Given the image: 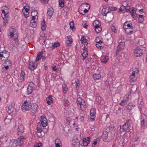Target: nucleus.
Segmentation results:
<instances>
[{"instance_id":"1","label":"nucleus","mask_w":147,"mask_h":147,"mask_svg":"<svg viewBox=\"0 0 147 147\" xmlns=\"http://www.w3.org/2000/svg\"><path fill=\"white\" fill-rule=\"evenodd\" d=\"M90 7L89 5L87 3H83L80 6L78 12L80 14L84 15L85 13L88 12L90 9Z\"/></svg>"},{"instance_id":"2","label":"nucleus","mask_w":147,"mask_h":147,"mask_svg":"<svg viewBox=\"0 0 147 147\" xmlns=\"http://www.w3.org/2000/svg\"><path fill=\"white\" fill-rule=\"evenodd\" d=\"M7 34L9 38L11 40L18 37V34L17 30L11 27L8 30Z\"/></svg>"},{"instance_id":"3","label":"nucleus","mask_w":147,"mask_h":147,"mask_svg":"<svg viewBox=\"0 0 147 147\" xmlns=\"http://www.w3.org/2000/svg\"><path fill=\"white\" fill-rule=\"evenodd\" d=\"M126 41V40L124 38L119 40V43L116 49L117 55H118L120 51L124 49L125 48V42Z\"/></svg>"},{"instance_id":"4","label":"nucleus","mask_w":147,"mask_h":147,"mask_svg":"<svg viewBox=\"0 0 147 147\" xmlns=\"http://www.w3.org/2000/svg\"><path fill=\"white\" fill-rule=\"evenodd\" d=\"M114 136V134L113 133L105 131L102 136L103 140L105 142H110L113 139Z\"/></svg>"},{"instance_id":"5","label":"nucleus","mask_w":147,"mask_h":147,"mask_svg":"<svg viewBox=\"0 0 147 147\" xmlns=\"http://www.w3.org/2000/svg\"><path fill=\"white\" fill-rule=\"evenodd\" d=\"M30 104V102L27 100L22 102L21 108L23 112H27L29 111L31 108Z\"/></svg>"},{"instance_id":"6","label":"nucleus","mask_w":147,"mask_h":147,"mask_svg":"<svg viewBox=\"0 0 147 147\" xmlns=\"http://www.w3.org/2000/svg\"><path fill=\"white\" fill-rule=\"evenodd\" d=\"M77 103L79 109L82 111L86 109V105L84 100L81 98H78L77 100Z\"/></svg>"},{"instance_id":"7","label":"nucleus","mask_w":147,"mask_h":147,"mask_svg":"<svg viewBox=\"0 0 147 147\" xmlns=\"http://www.w3.org/2000/svg\"><path fill=\"white\" fill-rule=\"evenodd\" d=\"M10 53L7 51L3 50L0 53V60L1 61H5L9 57Z\"/></svg>"},{"instance_id":"8","label":"nucleus","mask_w":147,"mask_h":147,"mask_svg":"<svg viewBox=\"0 0 147 147\" xmlns=\"http://www.w3.org/2000/svg\"><path fill=\"white\" fill-rule=\"evenodd\" d=\"M92 24L94 26L95 31L97 33H99L102 30L101 26V24L99 22L98 20H96L94 21Z\"/></svg>"},{"instance_id":"9","label":"nucleus","mask_w":147,"mask_h":147,"mask_svg":"<svg viewBox=\"0 0 147 147\" xmlns=\"http://www.w3.org/2000/svg\"><path fill=\"white\" fill-rule=\"evenodd\" d=\"M101 37H97L96 38V46L98 48L101 49L104 46V44L101 40H100Z\"/></svg>"},{"instance_id":"10","label":"nucleus","mask_w":147,"mask_h":147,"mask_svg":"<svg viewBox=\"0 0 147 147\" xmlns=\"http://www.w3.org/2000/svg\"><path fill=\"white\" fill-rule=\"evenodd\" d=\"M37 107V104L35 103H33L31 106V112L32 115H34L36 114Z\"/></svg>"},{"instance_id":"11","label":"nucleus","mask_w":147,"mask_h":147,"mask_svg":"<svg viewBox=\"0 0 147 147\" xmlns=\"http://www.w3.org/2000/svg\"><path fill=\"white\" fill-rule=\"evenodd\" d=\"M17 142L16 140H12L7 144V147H16L17 146Z\"/></svg>"},{"instance_id":"12","label":"nucleus","mask_w":147,"mask_h":147,"mask_svg":"<svg viewBox=\"0 0 147 147\" xmlns=\"http://www.w3.org/2000/svg\"><path fill=\"white\" fill-rule=\"evenodd\" d=\"M143 53V50L137 48L135 49L134 51V55L136 57H139L141 56Z\"/></svg>"},{"instance_id":"13","label":"nucleus","mask_w":147,"mask_h":147,"mask_svg":"<svg viewBox=\"0 0 147 147\" xmlns=\"http://www.w3.org/2000/svg\"><path fill=\"white\" fill-rule=\"evenodd\" d=\"M147 120L146 116L144 114L142 115L141 119V125L142 127H144L145 126Z\"/></svg>"},{"instance_id":"14","label":"nucleus","mask_w":147,"mask_h":147,"mask_svg":"<svg viewBox=\"0 0 147 147\" xmlns=\"http://www.w3.org/2000/svg\"><path fill=\"white\" fill-rule=\"evenodd\" d=\"M37 63L33 61H31L29 63V69L31 71H33L37 67Z\"/></svg>"},{"instance_id":"15","label":"nucleus","mask_w":147,"mask_h":147,"mask_svg":"<svg viewBox=\"0 0 147 147\" xmlns=\"http://www.w3.org/2000/svg\"><path fill=\"white\" fill-rule=\"evenodd\" d=\"M12 119V116L11 115L9 114L7 115L4 120L5 124L6 125L9 124L11 123Z\"/></svg>"},{"instance_id":"16","label":"nucleus","mask_w":147,"mask_h":147,"mask_svg":"<svg viewBox=\"0 0 147 147\" xmlns=\"http://www.w3.org/2000/svg\"><path fill=\"white\" fill-rule=\"evenodd\" d=\"M96 114V110L94 108L91 109L90 112V115L91 117V121H94L95 120Z\"/></svg>"},{"instance_id":"17","label":"nucleus","mask_w":147,"mask_h":147,"mask_svg":"<svg viewBox=\"0 0 147 147\" xmlns=\"http://www.w3.org/2000/svg\"><path fill=\"white\" fill-rule=\"evenodd\" d=\"M121 128L124 131H127L128 132H130L129 131L131 129L130 128L131 127L127 123H125L121 127Z\"/></svg>"},{"instance_id":"18","label":"nucleus","mask_w":147,"mask_h":147,"mask_svg":"<svg viewBox=\"0 0 147 147\" xmlns=\"http://www.w3.org/2000/svg\"><path fill=\"white\" fill-rule=\"evenodd\" d=\"M34 87V85L33 83H31L27 88V94H31Z\"/></svg>"},{"instance_id":"19","label":"nucleus","mask_w":147,"mask_h":147,"mask_svg":"<svg viewBox=\"0 0 147 147\" xmlns=\"http://www.w3.org/2000/svg\"><path fill=\"white\" fill-rule=\"evenodd\" d=\"M40 120L41 124L43 127H46L47 125V119L44 116H41Z\"/></svg>"},{"instance_id":"20","label":"nucleus","mask_w":147,"mask_h":147,"mask_svg":"<svg viewBox=\"0 0 147 147\" xmlns=\"http://www.w3.org/2000/svg\"><path fill=\"white\" fill-rule=\"evenodd\" d=\"M24 127L22 124H20L18 126L17 129L18 133L19 135H21L24 131Z\"/></svg>"},{"instance_id":"21","label":"nucleus","mask_w":147,"mask_h":147,"mask_svg":"<svg viewBox=\"0 0 147 147\" xmlns=\"http://www.w3.org/2000/svg\"><path fill=\"white\" fill-rule=\"evenodd\" d=\"M25 140V138L23 136H21L18 139V141L19 146L22 147L23 146V142Z\"/></svg>"},{"instance_id":"22","label":"nucleus","mask_w":147,"mask_h":147,"mask_svg":"<svg viewBox=\"0 0 147 147\" xmlns=\"http://www.w3.org/2000/svg\"><path fill=\"white\" fill-rule=\"evenodd\" d=\"M129 13H131L132 18L134 20H136L137 17V14L136 12L135 8L134 7L131 8V10L129 11Z\"/></svg>"},{"instance_id":"23","label":"nucleus","mask_w":147,"mask_h":147,"mask_svg":"<svg viewBox=\"0 0 147 147\" xmlns=\"http://www.w3.org/2000/svg\"><path fill=\"white\" fill-rule=\"evenodd\" d=\"M25 78V73L24 71L22 70L20 74V77L19 79V81L22 82L24 81Z\"/></svg>"},{"instance_id":"24","label":"nucleus","mask_w":147,"mask_h":147,"mask_svg":"<svg viewBox=\"0 0 147 147\" xmlns=\"http://www.w3.org/2000/svg\"><path fill=\"white\" fill-rule=\"evenodd\" d=\"M109 59L108 56L106 55H102L100 57L101 61L104 63H107Z\"/></svg>"},{"instance_id":"25","label":"nucleus","mask_w":147,"mask_h":147,"mask_svg":"<svg viewBox=\"0 0 147 147\" xmlns=\"http://www.w3.org/2000/svg\"><path fill=\"white\" fill-rule=\"evenodd\" d=\"M14 106L15 105L13 103H11L9 105L8 108V113L10 114L13 112L14 109Z\"/></svg>"},{"instance_id":"26","label":"nucleus","mask_w":147,"mask_h":147,"mask_svg":"<svg viewBox=\"0 0 147 147\" xmlns=\"http://www.w3.org/2000/svg\"><path fill=\"white\" fill-rule=\"evenodd\" d=\"M47 102L49 105H50L53 102L54 99L52 95L49 96L46 99Z\"/></svg>"},{"instance_id":"27","label":"nucleus","mask_w":147,"mask_h":147,"mask_svg":"<svg viewBox=\"0 0 147 147\" xmlns=\"http://www.w3.org/2000/svg\"><path fill=\"white\" fill-rule=\"evenodd\" d=\"M101 75L99 73H94L93 75V78L94 80H98L100 79Z\"/></svg>"},{"instance_id":"28","label":"nucleus","mask_w":147,"mask_h":147,"mask_svg":"<svg viewBox=\"0 0 147 147\" xmlns=\"http://www.w3.org/2000/svg\"><path fill=\"white\" fill-rule=\"evenodd\" d=\"M90 138L87 137L84 138L83 139V144L84 146H87L90 143Z\"/></svg>"},{"instance_id":"29","label":"nucleus","mask_w":147,"mask_h":147,"mask_svg":"<svg viewBox=\"0 0 147 147\" xmlns=\"http://www.w3.org/2000/svg\"><path fill=\"white\" fill-rule=\"evenodd\" d=\"M55 147H62V143L60 140L58 138L56 139L55 140Z\"/></svg>"},{"instance_id":"30","label":"nucleus","mask_w":147,"mask_h":147,"mask_svg":"<svg viewBox=\"0 0 147 147\" xmlns=\"http://www.w3.org/2000/svg\"><path fill=\"white\" fill-rule=\"evenodd\" d=\"M2 13L1 14V16L3 19L5 18H7L8 17L9 14L8 12L5 10L3 9L2 10Z\"/></svg>"},{"instance_id":"31","label":"nucleus","mask_w":147,"mask_h":147,"mask_svg":"<svg viewBox=\"0 0 147 147\" xmlns=\"http://www.w3.org/2000/svg\"><path fill=\"white\" fill-rule=\"evenodd\" d=\"M82 57H83L84 59L88 55V53L87 48L85 47H84L82 49Z\"/></svg>"},{"instance_id":"32","label":"nucleus","mask_w":147,"mask_h":147,"mask_svg":"<svg viewBox=\"0 0 147 147\" xmlns=\"http://www.w3.org/2000/svg\"><path fill=\"white\" fill-rule=\"evenodd\" d=\"M37 14V12L36 11H32L31 13V15L32 16V20L34 21H36L35 20L38 18V17L36 16Z\"/></svg>"},{"instance_id":"33","label":"nucleus","mask_w":147,"mask_h":147,"mask_svg":"<svg viewBox=\"0 0 147 147\" xmlns=\"http://www.w3.org/2000/svg\"><path fill=\"white\" fill-rule=\"evenodd\" d=\"M124 29L126 33L129 34H131L134 30L133 27H131L126 28H124Z\"/></svg>"},{"instance_id":"34","label":"nucleus","mask_w":147,"mask_h":147,"mask_svg":"<svg viewBox=\"0 0 147 147\" xmlns=\"http://www.w3.org/2000/svg\"><path fill=\"white\" fill-rule=\"evenodd\" d=\"M131 27H133L132 24L130 21H126L125 22L123 25L124 28H129Z\"/></svg>"},{"instance_id":"35","label":"nucleus","mask_w":147,"mask_h":147,"mask_svg":"<svg viewBox=\"0 0 147 147\" xmlns=\"http://www.w3.org/2000/svg\"><path fill=\"white\" fill-rule=\"evenodd\" d=\"M87 40L86 39L85 36H82L80 41L81 43L84 45H86L88 44Z\"/></svg>"},{"instance_id":"36","label":"nucleus","mask_w":147,"mask_h":147,"mask_svg":"<svg viewBox=\"0 0 147 147\" xmlns=\"http://www.w3.org/2000/svg\"><path fill=\"white\" fill-rule=\"evenodd\" d=\"M67 40L66 41V43L67 44V46H69L71 45L72 42V40L71 37L70 36H67Z\"/></svg>"},{"instance_id":"37","label":"nucleus","mask_w":147,"mask_h":147,"mask_svg":"<svg viewBox=\"0 0 147 147\" xmlns=\"http://www.w3.org/2000/svg\"><path fill=\"white\" fill-rule=\"evenodd\" d=\"M137 77L134 76H132L130 75L129 77V81L131 83H133L135 82L137 79Z\"/></svg>"},{"instance_id":"38","label":"nucleus","mask_w":147,"mask_h":147,"mask_svg":"<svg viewBox=\"0 0 147 147\" xmlns=\"http://www.w3.org/2000/svg\"><path fill=\"white\" fill-rule=\"evenodd\" d=\"M109 12V8H108L104 7L102 9V13L103 16H105Z\"/></svg>"},{"instance_id":"39","label":"nucleus","mask_w":147,"mask_h":147,"mask_svg":"<svg viewBox=\"0 0 147 147\" xmlns=\"http://www.w3.org/2000/svg\"><path fill=\"white\" fill-rule=\"evenodd\" d=\"M41 29L42 30H45L47 27L46 23L44 20H43L41 23Z\"/></svg>"},{"instance_id":"40","label":"nucleus","mask_w":147,"mask_h":147,"mask_svg":"<svg viewBox=\"0 0 147 147\" xmlns=\"http://www.w3.org/2000/svg\"><path fill=\"white\" fill-rule=\"evenodd\" d=\"M139 72V71L138 69H136L132 71L130 75H131L132 76H134L136 77H137L138 74Z\"/></svg>"},{"instance_id":"41","label":"nucleus","mask_w":147,"mask_h":147,"mask_svg":"<svg viewBox=\"0 0 147 147\" xmlns=\"http://www.w3.org/2000/svg\"><path fill=\"white\" fill-rule=\"evenodd\" d=\"M47 14L50 17L53 14V10L51 8H49L48 9Z\"/></svg>"},{"instance_id":"42","label":"nucleus","mask_w":147,"mask_h":147,"mask_svg":"<svg viewBox=\"0 0 147 147\" xmlns=\"http://www.w3.org/2000/svg\"><path fill=\"white\" fill-rule=\"evenodd\" d=\"M7 137L5 136H1L0 138V142H1V144L5 142H7Z\"/></svg>"},{"instance_id":"43","label":"nucleus","mask_w":147,"mask_h":147,"mask_svg":"<svg viewBox=\"0 0 147 147\" xmlns=\"http://www.w3.org/2000/svg\"><path fill=\"white\" fill-rule=\"evenodd\" d=\"M43 52H39L37 54V57L36 58V61H38L41 59L43 56Z\"/></svg>"},{"instance_id":"44","label":"nucleus","mask_w":147,"mask_h":147,"mask_svg":"<svg viewBox=\"0 0 147 147\" xmlns=\"http://www.w3.org/2000/svg\"><path fill=\"white\" fill-rule=\"evenodd\" d=\"M30 26L31 27L33 28L36 27L37 26V24L36 21L31 20L30 24Z\"/></svg>"},{"instance_id":"45","label":"nucleus","mask_w":147,"mask_h":147,"mask_svg":"<svg viewBox=\"0 0 147 147\" xmlns=\"http://www.w3.org/2000/svg\"><path fill=\"white\" fill-rule=\"evenodd\" d=\"M139 22L142 23L144 20V16L143 15H139L138 16Z\"/></svg>"},{"instance_id":"46","label":"nucleus","mask_w":147,"mask_h":147,"mask_svg":"<svg viewBox=\"0 0 147 147\" xmlns=\"http://www.w3.org/2000/svg\"><path fill=\"white\" fill-rule=\"evenodd\" d=\"M69 25L70 26L71 29L73 31L75 30L76 29L75 27L74 26V23L73 21H71L69 23Z\"/></svg>"},{"instance_id":"47","label":"nucleus","mask_w":147,"mask_h":147,"mask_svg":"<svg viewBox=\"0 0 147 147\" xmlns=\"http://www.w3.org/2000/svg\"><path fill=\"white\" fill-rule=\"evenodd\" d=\"M37 132L38 133H40L42 131L41 126L40 124V123H38L37 124Z\"/></svg>"},{"instance_id":"48","label":"nucleus","mask_w":147,"mask_h":147,"mask_svg":"<svg viewBox=\"0 0 147 147\" xmlns=\"http://www.w3.org/2000/svg\"><path fill=\"white\" fill-rule=\"evenodd\" d=\"M97 142L96 139H95L93 141L92 144V147H98V145L97 144Z\"/></svg>"},{"instance_id":"49","label":"nucleus","mask_w":147,"mask_h":147,"mask_svg":"<svg viewBox=\"0 0 147 147\" xmlns=\"http://www.w3.org/2000/svg\"><path fill=\"white\" fill-rule=\"evenodd\" d=\"M62 88L63 92L65 93H66L67 91V87L66 85L65 84H63Z\"/></svg>"},{"instance_id":"50","label":"nucleus","mask_w":147,"mask_h":147,"mask_svg":"<svg viewBox=\"0 0 147 147\" xmlns=\"http://www.w3.org/2000/svg\"><path fill=\"white\" fill-rule=\"evenodd\" d=\"M64 0H59V5L61 7H63L64 6Z\"/></svg>"},{"instance_id":"51","label":"nucleus","mask_w":147,"mask_h":147,"mask_svg":"<svg viewBox=\"0 0 147 147\" xmlns=\"http://www.w3.org/2000/svg\"><path fill=\"white\" fill-rule=\"evenodd\" d=\"M127 102V100H126L125 98H124V100H122L120 103V105L122 106H123L126 104Z\"/></svg>"},{"instance_id":"52","label":"nucleus","mask_w":147,"mask_h":147,"mask_svg":"<svg viewBox=\"0 0 147 147\" xmlns=\"http://www.w3.org/2000/svg\"><path fill=\"white\" fill-rule=\"evenodd\" d=\"M29 8L28 7L25 6L24 7L23 9V12H28L29 11Z\"/></svg>"},{"instance_id":"53","label":"nucleus","mask_w":147,"mask_h":147,"mask_svg":"<svg viewBox=\"0 0 147 147\" xmlns=\"http://www.w3.org/2000/svg\"><path fill=\"white\" fill-rule=\"evenodd\" d=\"M60 45V44L58 42H54L53 45V47L56 48L59 46Z\"/></svg>"},{"instance_id":"54","label":"nucleus","mask_w":147,"mask_h":147,"mask_svg":"<svg viewBox=\"0 0 147 147\" xmlns=\"http://www.w3.org/2000/svg\"><path fill=\"white\" fill-rule=\"evenodd\" d=\"M5 62L4 63H5L6 65H8L10 66L11 65V61L9 60H7L6 61V60L5 61Z\"/></svg>"},{"instance_id":"55","label":"nucleus","mask_w":147,"mask_h":147,"mask_svg":"<svg viewBox=\"0 0 147 147\" xmlns=\"http://www.w3.org/2000/svg\"><path fill=\"white\" fill-rule=\"evenodd\" d=\"M34 147H42V144L41 142L37 143L34 145Z\"/></svg>"},{"instance_id":"56","label":"nucleus","mask_w":147,"mask_h":147,"mask_svg":"<svg viewBox=\"0 0 147 147\" xmlns=\"http://www.w3.org/2000/svg\"><path fill=\"white\" fill-rule=\"evenodd\" d=\"M12 40H13L15 42L16 44L18 45H19V41L18 39V37Z\"/></svg>"},{"instance_id":"57","label":"nucleus","mask_w":147,"mask_h":147,"mask_svg":"<svg viewBox=\"0 0 147 147\" xmlns=\"http://www.w3.org/2000/svg\"><path fill=\"white\" fill-rule=\"evenodd\" d=\"M130 7L129 6H125V9L126 11L127 12H129V11H131L130 10Z\"/></svg>"},{"instance_id":"58","label":"nucleus","mask_w":147,"mask_h":147,"mask_svg":"<svg viewBox=\"0 0 147 147\" xmlns=\"http://www.w3.org/2000/svg\"><path fill=\"white\" fill-rule=\"evenodd\" d=\"M111 29L113 32L115 33L116 32H117V30L116 29L115 27L114 26H111Z\"/></svg>"},{"instance_id":"59","label":"nucleus","mask_w":147,"mask_h":147,"mask_svg":"<svg viewBox=\"0 0 147 147\" xmlns=\"http://www.w3.org/2000/svg\"><path fill=\"white\" fill-rule=\"evenodd\" d=\"M75 86L76 88H78L80 86L79 82L78 81L75 82Z\"/></svg>"},{"instance_id":"60","label":"nucleus","mask_w":147,"mask_h":147,"mask_svg":"<svg viewBox=\"0 0 147 147\" xmlns=\"http://www.w3.org/2000/svg\"><path fill=\"white\" fill-rule=\"evenodd\" d=\"M3 19L4 20L3 25L5 26L8 22L7 18H5Z\"/></svg>"},{"instance_id":"61","label":"nucleus","mask_w":147,"mask_h":147,"mask_svg":"<svg viewBox=\"0 0 147 147\" xmlns=\"http://www.w3.org/2000/svg\"><path fill=\"white\" fill-rule=\"evenodd\" d=\"M125 6L122 5L120 7L119 11V12L122 11H123L124 10V9H125Z\"/></svg>"},{"instance_id":"62","label":"nucleus","mask_w":147,"mask_h":147,"mask_svg":"<svg viewBox=\"0 0 147 147\" xmlns=\"http://www.w3.org/2000/svg\"><path fill=\"white\" fill-rule=\"evenodd\" d=\"M131 93V92H129L128 95H126L125 98L126 100H127L129 99V96L130 95Z\"/></svg>"},{"instance_id":"63","label":"nucleus","mask_w":147,"mask_h":147,"mask_svg":"<svg viewBox=\"0 0 147 147\" xmlns=\"http://www.w3.org/2000/svg\"><path fill=\"white\" fill-rule=\"evenodd\" d=\"M25 17L26 18L28 17L29 13L28 12H23Z\"/></svg>"},{"instance_id":"64","label":"nucleus","mask_w":147,"mask_h":147,"mask_svg":"<svg viewBox=\"0 0 147 147\" xmlns=\"http://www.w3.org/2000/svg\"><path fill=\"white\" fill-rule=\"evenodd\" d=\"M71 121V120L70 119H67L66 120V123L67 125H69L70 124Z\"/></svg>"}]
</instances>
